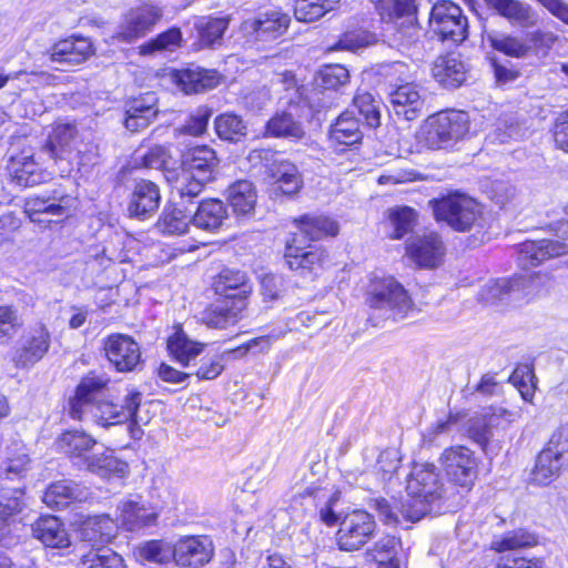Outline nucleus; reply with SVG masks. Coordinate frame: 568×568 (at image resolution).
<instances>
[{
  "instance_id": "1",
  "label": "nucleus",
  "mask_w": 568,
  "mask_h": 568,
  "mask_svg": "<svg viewBox=\"0 0 568 568\" xmlns=\"http://www.w3.org/2000/svg\"><path fill=\"white\" fill-rule=\"evenodd\" d=\"M110 378L104 373L90 372L78 384L74 395L69 399V415L72 419L91 422L109 427L133 420L138 423V408L142 394L130 389L121 404L101 398Z\"/></svg>"
},
{
  "instance_id": "2",
  "label": "nucleus",
  "mask_w": 568,
  "mask_h": 568,
  "mask_svg": "<svg viewBox=\"0 0 568 568\" xmlns=\"http://www.w3.org/2000/svg\"><path fill=\"white\" fill-rule=\"evenodd\" d=\"M367 301L371 307L368 320L374 326H383L387 321L403 320L413 308L407 291L393 277L375 283Z\"/></svg>"
},
{
  "instance_id": "3",
  "label": "nucleus",
  "mask_w": 568,
  "mask_h": 568,
  "mask_svg": "<svg viewBox=\"0 0 568 568\" xmlns=\"http://www.w3.org/2000/svg\"><path fill=\"white\" fill-rule=\"evenodd\" d=\"M428 205L436 221L446 223L456 232L470 231L483 214L481 206L476 200L459 192L432 199Z\"/></svg>"
},
{
  "instance_id": "4",
  "label": "nucleus",
  "mask_w": 568,
  "mask_h": 568,
  "mask_svg": "<svg viewBox=\"0 0 568 568\" xmlns=\"http://www.w3.org/2000/svg\"><path fill=\"white\" fill-rule=\"evenodd\" d=\"M383 19L392 21L394 44L408 49L420 38L422 29L416 19L414 0H371Z\"/></svg>"
},
{
  "instance_id": "5",
  "label": "nucleus",
  "mask_w": 568,
  "mask_h": 568,
  "mask_svg": "<svg viewBox=\"0 0 568 568\" xmlns=\"http://www.w3.org/2000/svg\"><path fill=\"white\" fill-rule=\"evenodd\" d=\"M568 463V425L560 426L539 453L532 471L534 480L547 484L556 478Z\"/></svg>"
},
{
  "instance_id": "6",
  "label": "nucleus",
  "mask_w": 568,
  "mask_h": 568,
  "mask_svg": "<svg viewBox=\"0 0 568 568\" xmlns=\"http://www.w3.org/2000/svg\"><path fill=\"white\" fill-rule=\"evenodd\" d=\"M429 26L443 41L462 43L468 37V21L459 6L452 1L436 2L430 11Z\"/></svg>"
},
{
  "instance_id": "7",
  "label": "nucleus",
  "mask_w": 568,
  "mask_h": 568,
  "mask_svg": "<svg viewBox=\"0 0 568 568\" xmlns=\"http://www.w3.org/2000/svg\"><path fill=\"white\" fill-rule=\"evenodd\" d=\"M549 230L562 241L540 240L525 242L519 248V261L525 266H538L541 263L568 254V221H557L549 225Z\"/></svg>"
},
{
  "instance_id": "8",
  "label": "nucleus",
  "mask_w": 568,
  "mask_h": 568,
  "mask_svg": "<svg viewBox=\"0 0 568 568\" xmlns=\"http://www.w3.org/2000/svg\"><path fill=\"white\" fill-rule=\"evenodd\" d=\"M439 463L452 483L466 489L474 486L478 474V458L469 447L454 445L445 448Z\"/></svg>"
},
{
  "instance_id": "9",
  "label": "nucleus",
  "mask_w": 568,
  "mask_h": 568,
  "mask_svg": "<svg viewBox=\"0 0 568 568\" xmlns=\"http://www.w3.org/2000/svg\"><path fill=\"white\" fill-rule=\"evenodd\" d=\"M468 131V114L453 110L428 116L420 128V135L425 142H458L465 139Z\"/></svg>"
},
{
  "instance_id": "10",
  "label": "nucleus",
  "mask_w": 568,
  "mask_h": 568,
  "mask_svg": "<svg viewBox=\"0 0 568 568\" xmlns=\"http://www.w3.org/2000/svg\"><path fill=\"white\" fill-rule=\"evenodd\" d=\"M520 416L519 409L508 410L503 407H489L484 414L468 422L467 436L486 452L495 430L507 427L519 419Z\"/></svg>"
},
{
  "instance_id": "11",
  "label": "nucleus",
  "mask_w": 568,
  "mask_h": 568,
  "mask_svg": "<svg viewBox=\"0 0 568 568\" xmlns=\"http://www.w3.org/2000/svg\"><path fill=\"white\" fill-rule=\"evenodd\" d=\"M376 523L374 517L364 510H355L346 515L339 523L337 545L343 551L362 548L374 535Z\"/></svg>"
},
{
  "instance_id": "12",
  "label": "nucleus",
  "mask_w": 568,
  "mask_h": 568,
  "mask_svg": "<svg viewBox=\"0 0 568 568\" xmlns=\"http://www.w3.org/2000/svg\"><path fill=\"white\" fill-rule=\"evenodd\" d=\"M162 16V9L150 3L132 8L123 14L115 39L132 43L152 31Z\"/></svg>"
},
{
  "instance_id": "13",
  "label": "nucleus",
  "mask_w": 568,
  "mask_h": 568,
  "mask_svg": "<svg viewBox=\"0 0 568 568\" xmlns=\"http://www.w3.org/2000/svg\"><path fill=\"white\" fill-rule=\"evenodd\" d=\"M284 110L277 111L265 124L264 138L272 139H302L304 130L301 123L306 109L304 101H294L292 98L281 104Z\"/></svg>"
},
{
  "instance_id": "14",
  "label": "nucleus",
  "mask_w": 568,
  "mask_h": 568,
  "mask_svg": "<svg viewBox=\"0 0 568 568\" xmlns=\"http://www.w3.org/2000/svg\"><path fill=\"white\" fill-rule=\"evenodd\" d=\"M71 201L70 196L54 190L43 196L26 199L23 212L32 222H58L71 214Z\"/></svg>"
},
{
  "instance_id": "15",
  "label": "nucleus",
  "mask_w": 568,
  "mask_h": 568,
  "mask_svg": "<svg viewBox=\"0 0 568 568\" xmlns=\"http://www.w3.org/2000/svg\"><path fill=\"white\" fill-rule=\"evenodd\" d=\"M51 332L43 322L30 325L20 339L16 354L18 366L28 367L41 361L50 349Z\"/></svg>"
},
{
  "instance_id": "16",
  "label": "nucleus",
  "mask_w": 568,
  "mask_h": 568,
  "mask_svg": "<svg viewBox=\"0 0 568 568\" xmlns=\"http://www.w3.org/2000/svg\"><path fill=\"white\" fill-rule=\"evenodd\" d=\"M103 348L109 362L119 372H133L142 365L140 345L129 335H109Z\"/></svg>"
},
{
  "instance_id": "17",
  "label": "nucleus",
  "mask_w": 568,
  "mask_h": 568,
  "mask_svg": "<svg viewBox=\"0 0 568 568\" xmlns=\"http://www.w3.org/2000/svg\"><path fill=\"white\" fill-rule=\"evenodd\" d=\"M445 244L439 234L427 232L412 236L406 243L407 255L424 268L440 265L445 255Z\"/></svg>"
},
{
  "instance_id": "18",
  "label": "nucleus",
  "mask_w": 568,
  "mask_h": 568,
  "mask_svg": "<svg viewBox=\"0 0 568 568\" xmlns=\"http://www.w3.org/2000/svg\"><path fill=\"white\" fill-rule=\"evenodd\" d=\"M443 480L437 466L433 463H415L407 478L408 495L436 500L443 493Z\"/></svg>"
},
{
  "instance_id": "19",
  "label": "nucleus",
  "mask_w": 568,
  "mask_h": 568,
  "mask_svg": "<svg viewBox=\"0 0 568 568\" xmlns=\"http://www.w3.org/2000/svg\"><path fill=\"white\" fill-rule=\"evenodd\" d=\"M426 99V91L415 83L397 85L389 92L393 112L406 121H413L424 113Z\"/></svg>"
},
{
  "instance_id": "20",
  "label": "nucleus",
  "mask_w": 568,
  "mask_h": 568,
  "mask_svg": "<svg viewBox=\"0 0 568 568\" xmlns=\"http://www.w3.org/2000/svg\"><path fill=\"white\" fill-rule=\"evenodd\" d=\"M173 560L187 568H200L213 557V542L205 536H186L175 542Z\"/></svg>"
},
{
  "instance_id": "21",
  "label": "nucleus",
  "mask_w": 568,
  "mask_h": 568,
  "mask_svg": "<svg viewBox=\"0 0 568 568\" xmlns=\"http://www.w3.org/2000/svg\"><path fill=\"white\" fill-rule=\"evenodd\" d=\"M160 203L159 185L150 180H136L130 194L128 212L131 217L146 220L154 215Z\"/></svg>"
},
{
  "instance_id": "22",
  "label": "nucleus",
  "mask_w": 568,
  "mask_h": 568,
  "mask_svg": "<svg viewBox=\"0 0 568 568\" xmlns=\"http://www.w3.org/2000/svg\"><path fill=\"white\" fill-rule=\"evenodd\" d=\"M93 53V47L89 39L83 37H70L54 43L50 50V60L59 63V70L77 67L87 61Z\"/></svg>"
},
{
  "instance_id": "23",
  "label": "nucleus",
  "mask_w": 568,
  "mask_h": 568,
  "mask_svg": "<svg viewBox=\"0 0 568 568\" xmlns=\"http://www.w3.org/2000/svg\"><path fill=\"white\" fill-rule=\"evenodd\" d=\"M118 509L122 525L130 531L154 525L159 516L156 509L143 500L141 496H131L122 500Z\"/></svg>"
},
{
  "instance_id": "24",
  "label": "nucleus",
  "mask_w": 568,
  "mask_h": 568,
  "mask_svg": "<svg viewBox=\"0 0 568 568\" xmlns=\"http://www.w3.org/2000/svg\"><path fill=\"white\" fill-rule=\"evenodd\" d=\"M6 155L8 158V170L18 186L29 187L39 182L36 174L37 163L30 151L20 150V144H10Z\"/></svg>"
},
{
  "instance_id": "25",
  "label": "nucleus",
  "mask_w": 568,
  "mask_h": 568,
  "mask_svg": "<svg viewBox=\"0 0 568 568\" xmlns=\"http://www.w3.org/2000/svg\"><path fill=\"white\" fill-rule=\"evenodd\" d=\"M6 155L8 158V170L18 186L29 187L39 182L36 174L37 163L30 151L20 150V144H10Z\"/></svg>"
},
{
  "instance_id": "26",
  "label": "nucleus",
  "mask_w": 568,
  "mask_h": 568,
  "mask_svg": "<svg viewBox=\"0 0 568 568\" xmlns=\"http://www.w3.org/2000/svg\"><path fill=\"white\" fill-rule=\"evenodd\" d=\"M294 223L298 230L292 239L295 243L320 241L338 233L337 222L324 215L305 214L296 219Z\"/></svg>"
},
{
  "instance_id": "27",
  "label": "nucleus",
  "mask_w": 568,
  "mask_h": 568,
  "mask_svg": "<svg viewBox=\"0 0 568 568\" xmlns=\"http://www.w3.org/2000/svg\"><path fill=\"white\" fill-rule=\"evenodd\" d=\"M500 17L513 26L529 29L537 24V12L529 3L519 0H484Z\"/></svg>"
},
{
  "instance_id": "28",
  "label": "nucleus",
  "mask_w": 568,
  "mask_h": 568,
  "mask_svg": "<svg viewBox=\"0 0 568 568\" xmlns=\"http://www.w3.org/2000/svg\"><path fill=\"white\" fill-rule=\"evenodd\" d=\"M31 469V458L26 445L14 439L7 447V456L0 466V478L7 481L22 480Z\"/></svg>"
},
{
  "instance_id": "29",
  "label": "nucleus",
  "mask_w": 568,
  "mask_h": 568,
  "mask_svg": "<svg viewBox=\"0 0 568 568\" xmlns=\"http://www.w3.org/2000/svg\"><path fill=\"white\" fill-rule=\"evenodd\" d=\"M171 78L176 87L185 94L200 93L213 89L219 84L216 71L203 69H182L174 70Z\"/></svg>"
},
{
  "instance_id": "30",
  "label": "nucleus",
  "mask_w": 568,
  "mask_h": 568,
  "mask_svg": "<svg viewBox=\"0 0 568 568\" xmlns=\"http://www.w3.org/2000/svg\"><path fill=\"white\" fill-rule=\"evenodd\" d=\"M247 303L240 300H221L202 314V322L212 328H226L243 316Z\"/></svg>"
},
{
  "instance_id": "31",
  "label": "nucleus",
  "mask_w": 568,
  "mask_h": 568,
  "mask_svg": "<svg viewBox=\"0 0 568 568\" xmlns=\"http://www.w3.org/2000/svg\"><path fill=\"white\" fill-rule=\"evenodd\" d=\"M434 79L446 89H456L466 80V64L455 54L438 57L432 68Z\"/></svg>"
},
{
  "instance_id": "32",
  "label": "nucleus",
  "mask_w": 568,
  "mask_h": 568,
  "mask_svg": "<svg viewBox=\"0 0 568 568\" xmlns=\"http://www.w3.org/2000/svg\"><path fill=\"white\" fill-rule=\"evenodd\" d=\"M217 164L216 152L207 144H196L182 156V169L203 176L204 180H213Z\"/></svg>"
},
{
  "instance_id": "33",
  "label": "nucleus",
  "mask_w": 568,
  "mask_h": 568,
  "mask_svg": "<svg viewBox=\"0 0 568 568\" xmlns=\"http://www.w3.org/2000/svg\"><path fill=\"white\" fill-rule=\"evenodd\" d=\"M31 529L33 537L45 547L67 548L70 546L69 534L55 516L40 517L32 524Z\"/></svg>"
},
{
  "instance_id": "34",
  "label": "nucleus",
  "mask_w": 568,
  "mask_h": 568,
  "mask_svg": "<svg viewBox=\"0 0 568 568\" xmlns=\"http://www.w3.org/2000/svg\"><path fill=\"white\" fill-rule=\"evenodd\" d=\"M214 291L223 300H244L252 292L246 274L242 271L225 268L219 273L213 283Z\"/></svg>"
},
{
  "instance_id": "35",
  "label": "nucleus",
  "mask_w": 568,
  "mask_h": 568,
  "mask_svg": "<svg viewBox=\"0 0 568 568\" xmlns=\"http://www.w3.org/2000/svg\"><path fill=\"white\" fill-rule=\"evenodd\" d=\"M226 193L227 202L236 217H246L253 214L257 195L251 181L239 180L229 186Z\"/></svg>"
},
{
  "instance_id": "36",
  "label": "nucleus",
  "mask_w": 568,
  "mask_h": 568,
  "mask_svg": "<svg viewBox=\"0 0 568 568\" xmlns=\"http://www.w3.org/2000/svg\"><path fill=\"white\" fill-rule=\"evenodd\" d=\"M227 219V210L224 203L217 199H207L200 202L192 223L202 230L214 232L222 227Z\"/></svg>"
},
{
  "instance_id": "37",
  "label": "nucleus",
  "mask_w": 568,
  "mask_h": 568,
  "mask_svg": "<svg viewBox=\"0 0 568 568\" xmlns=\"http://www.w3.org/2000/svg\"><path fill=\"white\" fill-rule=\"evenodd\" d=\"M57 445L63 454L84 463L90 456L88 453L97 445V440L84 430L71 429L60 435Z\"/></svg>"
},
{
  "instance_id": "38",
  "label": "nucleus",
  "mask_w": 568,
  "mask_h": 568,
  "mask_svg": "<svg viewBox=\"0 0 568 568\" xmlns=\"http://www.w3.org/2000/svg\"><path fill=\"white\" fill-rule=\"evenodd\" d=\"M290 21L288 14L280 9L271 8L258 13L254 21V30L261 39H274L286 31Z\"/></svg>"
},
{
  "instance_id": "39",
  "label": "nucleus",
  "mask_w": 568,
  "mask_h": 568,
  "mask_svg": "<svg viewBox=\"0 0 568 568\" xmlns=\"http://www.w3.org/2000/svg\"><path fill=\"white\" fill-rule=\"evenodd\" d=\"M85 468L102 478L110 476L123 477L128 473V464L118 459L112 452L95 453L85 458Z\"/></svg>"
},
{
  "instance_id": "40",
  "label": "nucleus",
  "mask_w": 568,
  "mask_h": 568,
  "mask_svg": "<svg viewBox=\"0 0 568 568\" xmlns=\"http://www.w3.org/2000/svg\"><path fill=\"white\" fill-rule=\"evenodd\" d=\"M487 40L494 50L515 59H524L532 51V45L524 38L509 33L490 32Z\"/></svg>"
},
{
  "instance_id": "41",
  "label": "nucleus",
  "mask_w": 568,
  "mask_h": 568,
  "mask_svg": "<svg viewBox=\"0 0 568 568\" xmlns=\"http://www.w3.org/2000/svg\"><path fill=\"white\" fill-rule=\"evenodd\" d=\"M203 343H197L183 332H175L168 339V349L170 354L183 366H189L204 349Z\"/></svg>"
},
{
  "instance_id": "42",
  "label": "nucleus",
  "mask_w": 568,
  "mask_h": 568,
  "mask_svg": "<svg viewBox=\"0 0 568 568\" xmlns=\"http://www.w3.org/2000/svg\"><path fill=\"white\" fill-rule=\"evenodd\" d=\"M270 171L283 194L295 195L301 191L303 179L298 169L293 163L281 161L273 164Z\"/></svg>"
},
{
  "instance_id": "43",
  "label": "nucleus",
  "mask_w": 568,
  "mask_h": 568,
  "mask_svg": "<svg viewBox=\"0 0 568 568\" xmlns=\"http://www.w3.org/2000/svg\"><path fill=\"white\" fill-rule=\"evenodd\" d=\"M114 536L115 524L108 515H100L88 519L82 528V537L92 544V548L109 542Z\"/></svg>"
},
{
  "instance_id": "44",
  "label": "nucleus",
  "mask_w": 568,
  "mask_h": 568,
  "mask_svg": "<svg viewBox=\"0 0 568 568\" xmlns=\"http://www.w3.org/2000/svg\"><path fill=\"white\" fill-rule=\"evenodd\" d=\"M82 491L78 484L70 480H59L51 484L43 495V501L49 507L64 508L73 500H80Z\"/></svg>"
},
{
  "instance_id": "45",
  "label": "nucleus",
  "mask_w": 568,
  "mask_h": 568,
  "mask_svg": "<svg viewBox=\"0 0 568 568\" xmlns=\"http://www.w3.org/2000/svg\"><path fill=\"white\" fill-rule=\"evenodd\" d=\"M190 222L191 215L185 212L184 206L176 203L175 206L163 211L156 226L163 234L180 235L187 231Z\"/></svg>"
},
{
  "instance_id": "46",
  "label": "nucleus",
  "mask_w": 568,
  "mask_h": 568,
  "mask_svg": "<svg viewBox=\"0 0 568 568\" xmlns=\"http://www.w3.org/2000/svg\"><path fill=\"white\" fill-rule=\"evenodd\" d=\"M536 544L537 538L535 535L525 529H516L495 536L490 547L497 552H505L529 548Z\"/></svg>"
},
{
  "instance_id": "47",
  "label": "nucleus",
  "mask_w": 568,
  "mask_h": 568,
  "mask_svg": "<svg viewBox=\"0 0 568 568\" xmlns=\"http://www.w3.org/2000/svg\"><path fill=\"white\" fill-rule=\"evenodd\" d=\"M214 130L221 140L239 142L246 136L247 126L240 115L226 112L215 118Z\"/></svg>"
},
{
  "instance_id": "48",
  "label": "nucleus",
  "mask_w": 568,
  "mask_h": 568,
  "mask_svg": "<svg viewBox=\"0 0 568 568\" xmlns=\"http://www.w3.org/2000/svg\"><path fill=\"white\" fill-rule=\"evenodd\" d=\"M304 243H295L292 241L287 245L285 252V260L288 267L293 271H310L316 264H321L322 252L318 251H304L302 246Z\"/></svg>"
},
{
  "instance_id": "49",
  "label": "nucleus",
  "mask_w": 568,
  "mask_h": 568,
  "mask_svg": "<svg viewBox=\"0 0 568 568\" xmlns=\"http://www.w3.org/2000/svg\"><path fill=\"white\" fill-rule=\"evenodd\" d=\"M387 220L393 229L390 237L399 240L413 230L417 222V213L409 206H394L387 210Z\"/></svg>"
},
{
  "instance_id": "50",
  "label": "nucleus",
  "mask_w": 568,
  "mask_h": 568,
  "mask_svg": "<svg viewBox=\"0 0 568 568\" xmlns=\"http://www.w3.org/2000/svg\"><path fill=\"white\" fill-rule=\"evenodd\" d=\"M353 105L365 121V126L376 129L381 124L382 102L367 91H357L353 98Z\"/></svg>"
},
{
  "instance_id": "51",
  "label": "nucleus",
  "mask_w": 568,
  "mask_h": 568,
  "mask_svg": "<svg viewBox=\"0 0 568 568\" xmlns=\"http://www.w3.org/2000/svg\"><path fill=\"white\" fill-rule=\"evenodd\" d=\"M210 180H204L203 176L189 172L182 169L175 181L174 190L180 196L178 205L184 206L185 203L191 202L192 199L200 195Z\"/></svg>"
},
{
  "instance_id": "52",
  "label": "nucleus",
  "mask_w": 568,
  "mask_h": 568,
  "mask_svg": "<svg viewBox=\"0 0 568 568\" xmlns=\"http://www.w3.org/2000/svg\"><path fill=\"white\" fill-rule=\"evenodd\" d=\"M81 568H125L120 555L108 547L91 548L81 557Z\"/></svg>"
},
{
  "instance_id": "53",
  "label": "nucleus",
  "mask_w": 568,
  "mask_h": 568,
  "mask_svg": "<svg viewBox=\"0 0 568 568\" xmlns=\"http://www.w3.org/2000/svg\"><path fill=\"white\" fill-rule=\"evenodd\" d=\"M200 41L206 47L214 45L222 40L229 27V18L203 17L195 23Z\"/></svg>"
},
{
  "instance_id": "54",
  "label": "nucleus",
  "mask_w": 568,
  "mask_h": 568,
  "mask_svg": "<svg viewBox=\"0 0 568 568\" xmlns=\"http://www.w3.org/2000/svg\"><path fill=\"white\" fill-rule=\"evenodd\" d=\"M363 138L358 120L348 111L343 112L331 128V139L334 142H344V139H351L349 142H362Z\"/></svg>"
},
{
  "instance_id": "55",
  "label": "nucleus",
  "mask_w": 568,
  "mask_h": 568,
  "mask_svg": "<svg viewBox=\"0 0 568 568\" xmlns=\"http://www.w3.org/2000/svg\"><path fill=\"white\" fill-rule=\"evenodd\" d=\"M523 286V278H499L486 285L483 296L486 303L496 304L518 293Z\"/></svg>"
},
{
  "instance_id": "56",
  "label": "nucleus",
  "mask_w": 568,
  "mask_h": 568,
  "mask_svg": "<svg viewBox=\"0 0 568 568\" xmlns=\"http://www.w3.org/2000/svg\"><path fill=\"white\" fill-rule=\"evenodd\" d=\"M349 80L348 70L341 64L326 65L318 73L317 88L323 94L337 92Z\"/></svg>"
},
{
  "instance_id": "57",
  "label": "nucleus",
  "mask_w": 568,
  "mask_h": 568,
  "mask_svg": "<svg viewBox=\"0 0 568 568\" xmlns=\"http://www.w3.org/2000/svg\"><path fill=\"white\" fill-rule=\"evenodd\" d=\"M182 42V32L179 28H170L158 34L154 39L143 43L140 47L142 55L153 54L158 51H173Z\"/></svg>"
},
{
  "instance_id": "58",
  "label": "nucleus",
  "mask_w": 568,
  "mask_h": 568,
  "mask_svg": "<svg viewBox=\"0 0 568 568\" xmlns=\"http://www.w3.org/2000/svg\"><path fill=\"white\" fill-rule=\"evenodd\" d=\"M136 552L143 560L164 564L173 559L174 547L164 540H149L139 545Z\"/></svg>"
},
{
  "instance_id": "59",
  "label": "nucleus",
  "mask_w": 568,
  "mask_h": 568,
  "mask_svg": "<svg viewBox=\"0 0 568 568\" xmlns=\"http://www.w3.org/2000/svg\"><path fill=\"white\" fill-rule=\"evenodd\" d=\"M400 547V540L394 536H384L379 538L373 547L368 548L366 556L377 564H384L397 560L396 556Z\"/></svg>"
},
{
  "instance_id": "60",
  "label": "nucleus",
  "mask_w": 568,
  "mask_h": 568,
  "mask_svg": "<svg viewBox=\"0 0 568 568\" xmlns=\"http://www.w3.org/2000/svg\"><path fill=\"white\" fill-rule=\"evenodd\" d=\"M23 321L13 305H0V343L11 339L21 328Z\"/></svg>"
},
{
  "instance_id": "61",
  "label": "nucleus",
  "mask_w": 568,
  "mask_h": 568,
  "mask_svg": "<svg viewBox=\"0 0 568 568\" xmlns=\"http://www.w3.org/2000/svg\"><path fill=\"white\" fill-rule=\"evenodd\" d=\"M24 489L17 487L12 491L2 488L0 493V520L6 521L9 517L19 514L23 506Z\"/></svg>"
},
{
  "instance_id": "62",
  "label": "nucleus",
  "mask_w": 568,
  "mask_h": 568,
  "mask_svg": "<svg viewBox=\"0 0 568 568\" xmlns=\"http://www.w3.org/2000/svg\"><path fill=\"white\" fill-rule=\"evenodd\" d=\"M432 503L433 500L430 499L408 495V497L400 503L399 516L406 521H418L430 510L429 506Z\"/></svg>"
},
{
  "instance_id": "63",
  "label": "nucleus",
  "mask_w": 568,
  "mask_h": 568,
  "mask_svg": "<svg viewBox=\"0 0 568 568\" xmlns=\"http://www.w3.org/2000/svg\"><path fill=\"white\" fill-rule=\"evenodd\" d=\"M155 97L153 93H146L140 99L132 100L126 109V114H132L140 119L141 124H150L155 118L158 109L154 106Z\"/></svg>"
},
{
  "instance_id": "64",
  "label": "nucleus",
  "mask_w": 568,
  "mask_h": 568,
  "mask_svg": "<svg viewBox=\"0 0 568 568\" xmlns=\"http://www.w3.org/2000/svg\"><path fill=\"white\" fill-rule=\"evenodd\" d=\"M400 458L396 449L383 450L376 460L375 471L382 483L389 481L399 468Z\"/></svg>"
}]
</instances>
